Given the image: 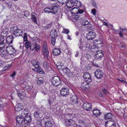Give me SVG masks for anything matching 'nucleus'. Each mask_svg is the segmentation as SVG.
Returning a JSON list of instances; mask_svg holds the SVG:
<instances>
[{"label": "nucleus", "mask_w": 127, "mask_h": 127, "mask_svg": "<svg viewBox=\"0 0 127 127\" xmlns=\"http://www.w3.org/2000/svg\"><path fill=\"white\" fill-rule=\"evenodd\" d=\"M51 43L53 45H54L55 44V43L56 42V37H51Z\"/></svg>", "instance_id": "obj_39"}, {"label": "nucleus", "mask_w": 127, "mask_h": 127, "mask_svg": "<svg viewBox=\"0 0 127 127\" xmlns=\"http://www.w3.org/2000/svg\"><path fill=\"white\" fill-rule=\"evenodd\" d=\"M16 89L17 92L18 96H19L20 97V98H22V97H21L22 96V95H23V94L24 93V90L22 89H19V90H17V89Z\"/></svg>", "instance_id": "obj_27"}, {"label": "nucleus", "mask_w": 127, "mask_h": 127, "mask_svg": "<svg viewBox=\"0 0 127 127\" xmlns=\"http://www.w3.org/2000/svg\"><path fill=\"white\" fill-rule=\"evenodd\" d=\"M69 3L68 4H69L70 6H69L68 5H67V6L68 8H72L74 6V3L73 2H71V1L70 2V3H69Z\"/></svg>", "instance_id": "obj_42"}, {"label": "nucleus", "mask_w": 127, "mask_h": 127, "mask_svg": "<svg viewBox=\"0 0 127 127\" xmlns=\"http://www.w3.org/2000/svg\"><path fill=\"white\" fill-rule=\"evenodd\" d=\"M24 14L23 15L26 17H28L30 15V13L29 12L27 11H24Z\"/></svg>", "instance_id": "obj_46"}, {"label": "nucleus", "mask_w": 127, "mask_h": 127, "mask_svg": "<svg viewBox=\"0 0 127 127\" xmlns=\"http://www.w3.org/2000/svg\"><path fill=\"white\" fill-rule=\"evenodd\" d=\"M31 44L29 41H27L25 43L24 46L26 49H28L30 46Z\"/></svg>", "instance_id": "obj_38"}, {"label": "nucleus", "mask_w": 127, "mask_h": 127, "mask_svg": "<svg viewBox=\"0 0 127 127\" xmlns=\"http://www.w3.org/2000/svg\"><path fill=\"white\" fill-rule=\"evenodd\" d=\"M69 30H68L67 29H64L63 32H62L68 34L69 33Z\"/></svg>", "instance_id": "obj_47"}, {"label": "nucleus", "mask_w": 127, "mask_h": 127, "mask_svg": "<svg viewBox=\"0 0 127 127\" xmlns=\"http://www.w3.org/2000/svg\"><path fill=\"white\" fill-rule=\"evenodd\" d=\"M44 119L45 120V121H46L47 120H50L49 117L48 116H46L44 118Z\"/></svg>", "instance_id": "obj_61"}, {"label": "nucleus", "mask_w": 127, "mask_h": 127, "mask_svg": "<svg viewBox=\"0 0 127 127\" xmlns=\"http://www.w3.org/2000/svg\"><path fill=\"white\" fill-rule=\"evenodd\" d=\"M10 32L16 36H22L23 32L22 31L18 29L16 26H13L11 28Z\"/></svg>", "instance_id": "obj_1"}, {"label": "nucleus", "mask_w": 127, "mask_h": 127, "mask_svg": "<svg viewBox=\"0 0 127 127\" xmlns=\"http://www.w3.org/2000/svg\"><path fill=\"white\" fill-rule=\"evenodd\" d=\"M62 70L63 71L64 73L65 74H69L70 72L71 73V72H70V70L67 67L63 68Z\"/></svg>", "instance_id": "obj_29"}, {"label": "nucleus", "mask_w": 127, "mask_h": 127, "mask_svg": "<svg viewBox=\"0 0 127 127\" xmlns=\"http://www.w3.org/2000/svg\"><path fill=\"white\" fill-rule=\"evenodd\" d=\"M44 82L42 79L41 78H38V80L37 81V84L39 85L42 84L44 83Z\"/></svg>", "instance_id": "obj_32"}, {"label": "nucleus", "mask_w": 127, "mask_h": 127, "mask_svg": "<svg viewBox=\"0 0 127 127\" xmlns=\"http://www.w3.org/2000/svg\"><path fill=\"white\" fill-rule=\"evenodd\" d=\"M120 81L123 83H125V84H127V82L125 80H124L123 78H121Z\"/></svg>", "instance_id": "obj_57"}, {"label": "nucleus", "mask_w": 127, "mask_h": 127, "mask_svg": "<svg viewBox=\"0 0 127 127\" xmlns=\"http://www.w3.org/2000/svg\"><path fill=\"white\" fill-rule=\"evenodd\" d=\"M84 11L83 10L78 9V11H75V12L74 11L72 12L71 14L73 15L72 18L73 19L76 21V20L80 19L81 18L80 17L79 14H82Z\"/></svg>", "instance_id": "obj_2"}, {"label": "nucleus", "mask_w": 127, "mask_h": 127, "mask_svg": "<svg viewBox=\"0 0 127 127\" xmlns=\"http://www.w3.org/2000/svg\"><path fill=\"white\" fill-rule=\"evenodd\" d=\"M48 7H45L44 8V10L45 11V12L46 13H50V11H51L49 10Z\"/></svg>", "instance_id": "obj_49"}, {"label": "nucleus", "mask_w": 127, "mask_h": 127, "mask_svg": "<svg viewBox=\"0 0 127 127\" xmlns=\"http://www.w3.org/2000/svg\"><path fill=\"white\" fill-rule=\"evenodd\" d=\"M61 52L60 50L57 48H54L52 51V53L54 56L58 55L60 54Z\"/></svg>", "instance_id": "obj_24"}, {"label": "nucleus", "mask_w": 127, "mask_h": 127, "mask_svg": "<svg viewBox=\"0 0 127 127\" xmlns=\"http://www.w3.org/2000/svg\"><path fill=\"white\" fill-rule=\"evenodd\" d=\"M86 82H83L81 84L82 87H89V83H87Z\"/></svg>", "instance_id": "obj_36"}, {"label": "nucleus", "mask_w": 127, "mask_h": 127, "mask_svg": "<svg viewBox=\"0 0 127 127\" xmlns=\"http://www.w3.org/2000/svg\"><path fill=\"white\" fill-rule=\"evenodd\" d=\"M92 12L93 15H95L96 14V10L95 9H94L92 10Z\"/></svg>", "instance_id": "obj_58"}, {"label": "nucleus", "mask_w": 127, "mask_h": 127, "mask_svg": "<svg viewBox=\"0 0 127 127\" xmlns=\"http://www.w3.org/2000/svg\"><path fill=\"white\" fill-rule=\"evenodd\" d=\"M96 33L92 31H89L86 35V38L88 40H92L95 37Z\"/></svg>", "instance_id": "obj_7"}, {"label": "nucleus", "mask_w": 127, "mask_h": 127, "mask_svg": "<svg viewBox=\"0 0 127 127\" xmlns=\"http://www.w3.org/2000/svg\"><path fill=\"white\" fill-rule=\"evenodd\" d=\"M31 63L32 65L34 66L35 68L38 67V65H39V63L36 60H32L31 61Z\"/></svg>", "instance_id": "obj_23"}, {"label": "nucleus", "mask_w": 127, "mask_h": 127, "mask_svg": "<svg viewBox=\"0 0 127 127\" xmlns=\"http://www.w3.org/2000/svg\"><path fill=\"white\" fill-rule=\"evenodd\" d=\"M109 123V126L114 125L116 126V122L113 120H111Z\"/></svg>", "instance_id": "obj_35"}, {"label": "nucleus", "mask_w": 127, "mask_h": 127, "mask_svg": "<svg viewBox=\"0 0 127 127\" xmlns=\"http://www.w3.org/2000/svg\"><path fill=\"white\" fill-rule=\"evenodd\" d=\"M93 43L95 44V45H94L93 46H96L98 47L102 46V44L103 43V41H101L100 39H98L94 40Z\"/></svg>", "instance_id": "obj_15"}, {"label": "nucleus", "mask_w": 127, "mask_h": 127, "mask_svg": "<svg viewBox=\"0 0 127 127\" xmlns=\"http://www.w3.org/2000/svg\"><path fill=\"white\" fill-rule=\"evenodd\" d=\"M52 23L46 25V26H44V28L46 29H50L52 27Z\"/></svg>", "instance_id": "obj_37"}, {"label": "nucleus", "mask_w": 127, "mask_h": 127, "mask_svg": "<svg viewBox=\"0 0 127 127\" xmlns=\"http://www.w3.org/2000/svg\"><path fill=\"white\" fill-rule=\"evenodd\" d=\"M65 117L66 118L65 120H73V116L71 114H68L65 115Z\"/></svg>", "instance_id": "obj_31"}, {"label": "nucleus", "mask_w": 127, "mask_h": 127, "mask_svg": "<svg viewBox=\"0 0 127 127\" xmlns=\"http://www.w3.org/2000/svg\"><path fill=\"white\" fill-rule=\"evenodd\" d=\"M94 56V58L96 60L101 58L104 56V54L102 50L96 51Z\"/></svg>", "instance_id": "obj_9"}, {"label": "nucleus", "mask_w": 127, "mask_h": 127, "mask_svg": "<svg viewBox=\"0 0 127 127\" xmlns=\"http://www.w3.org/2000/svg\"><path fill=\"white\" fill-rule=\"evenodd\" d=\"M24 111L22 113H21V114H23L24 115H28L29 113L28 110L27 109H24Z\"/></svg>", "instance_id": "obj_40"}, {"label": "nucleus", "mask_w": 127, "mask_h": 127, "mask_svg": "<svg viewBox=\"0 0 127 127\" xmlns=\"http://www.w3.org/2000/svg\"><path fill=\"white\" fill-rule=\"evenodd\" d=\"M37 124L38 126H41L42 125V121H39L38 122H37Z\"/></svg>", "instance_id": "obj_53"}, {"label": "nucleus", "mask_w": 127, "mask_h": 127, "mask_svg": "<svg viewBox=\"0 0 127 127\" xmlns=\"http://www.w3.org/2000/svg\"><path fill=\"white\" fill-rule=\"evenodd\" d=\"M52 83L53 85L57 86L60 84L61 83V80L58 76H55L52 78Z\"/></svg>", "instance_id": "obj_4"}, {"label": "nucleus", "mask_w": 127, "mask_h": 127, "mask_svg": "<svg viewBox=\"0 0 127 127\" xmlns=\"http://www.w3.org/2000/svg\"><path fill=\"white\" fill-rule=\"evenodd\" d=\"M5 31H3L1 33V34L2 33V34H3L4 33L5 34H6L8 32V30L7 29H5Z\"/></svg>", "instance_id": "obj_59"}, {"label": "nucleus", "mask_w": 127, "mask_h": 127, "mask_svg": "<svg viewBox=\"0 0 127 127\" xmlns=\"http://www.w3.org/2000/svg\"><path fill=\"white\" fill-rule=\"evenodd\" d=\"M94 74L95 77L98 79L102 78L103 77V72L99 69L96 70L94 72Z\"/></svg>", "instance_id": "obj_6"}, {"label": "nucleus", "mask_w": 127, "mask_h": 127, "mask_svg": "<svg viewBox=\"0 0 127 127\" xmlns=\"http://www.w3.org/2000/svg\"><path fill=\"white\" fill-rule=\"evenodd\" d=\"M45 68L47 69L48 71L51 70L52 69L48 65L47 66V67H45Z\"/></svg>", "instance_id": "obj_60"}, {"label": "nucleus", "mask_w": 127, "mask_h": 127, "mask_svg": "<svg viewBox=\"0 0 127 127\" xmlns=\"http://www.w3.org/2000/svg\"><path fill=\"white\" fill-rule=\"evenodd\" d=\"M48 9L51 11V13L54 14L56 13L59 9L57 4L55 3H53L51 6H48Z\"/></svg>", "instance_id": "obj_3"}, {"label": "nucleus", "mask_w": 127, "mask_h": 127, "mask_svg": "<svg viewBox=\"0 0 127 127\" xmlns=\"http://www.w3.org/2000/svg\"><path fill=\"white\" fill-rule=\"evenodd\" d=\"M6 48L8 54L13 55L16 53V50L12 46H7Z\"/></svg>", "instance_id": "obj_10"}, {"label": "nucleus", "mask_w": 127, "mask_h": 127, "mask_svg": "<svg viewBox=\"0 0 127 127\" xmlns=\"http://www.w3.org/2000/svg\"><path fill=\"white\" fill-rule=\"evenodd\" d=\"M23 108V106L21 104L19 103L16 105L15 108V111L17 112L20 111Z\"/></svg>", "instance_id": "obj_19"}, {"label": "nucleus", "mask_w": 127, "mask_h": 127, "mask_svg": "<svg viewBox=\"0 0 127 127\" xmlns=\"http://www.w3.org/2000/svg\"><path fill=\"white\" fill-rule=\"evenodd\" d=\"M91 64L94 66H95L96 67H97L98 66V64H95L94 62H92Z\"/></svg>", "instance_id": "obj_63"}, {"label": "nucleus", "mask_w": 127, "mask_h": 127, "mask_svg": "<svg viewBox=\"0 0 127 127\" xmlns=\"http://www.w3.org/2000/svg\"><path fill=\"white\" fill-rule=\"evenodd\" d=\"M16 72H14L13 73L11 74L10 75V77H12V78L16 75Z\"/></svg>", "instance_id": "obj_56"}, {"label": "nucleus", "mask_w": 127, "mask_h": 127, "mask_svg": "<svg viewBox=\"0 0 127 127\" xmlns=\"http://www.w3.org/2000/svg\"><path fill=\"white\" fill-rule=\"evenodd\" d=\"M24 115L22 114L17 116L16 119L19 124H21L23 121L24 122Z\"/></svg>", "instance_id": "obj_12"}, {"label": "nucleus", "mask_w": 127, "mask_h": 127, "mask_svg": "<svg viewBox=\"0 0 127 127\" xmlns=\"http://www.w3.org/2000/svg\"><path fill=\"white\" fill-rule=\"evenodd\" d=\"M45 127H52L53 124L51 121L47 120L46 121L44 124Z\"/></svg>", "instance_id": "obj_22"}, {"label": "nucleus", "mask_w": 127, "mask_h": 127, "mask_svg": "<svg viewBox=\"0 0 127 127\" xmlns=\"http://www.w3.org/2000/svg\"><path fill=\"white\" fill-rule=\"evenodd\" d=\"M48 49L47 44L45 42H44L42 45V50Z\"/></svg>", "instance_id": "obj_45"}, {"label": "nucleus", "mask_w": 127, "mask_h": 127, "mask_svg": "<svg viewBox=\"0 0 127 127\" xmlns=\"http://www.w3.org/2000/svg\"><path fill=\"white\" fill-rule=\"evenodd\" d=\"M34 116L35 117L38 118L39 117V111H36L34 112Z\"/></svg>", "instance_id": "obj_43"}, {"label": "nucleus", "mask_w": 127, "mask_h": 127, "mask_svg": "<svg viewBox=\"0 0 127 127\" xmlns=\"http://www.w3.org/2000/svg\"><path fill=\"white\" fill-rule=\"evenodd\" d=\"M30 47V50L31 51H32L35 48V46L34 45L33 46L31 45Z\"/></svg>", "instance_id": "obj_55"}, {"label": "nucleus", "mask_w": 127, "mask_h": 127, "mask_svg": "<svg viewBox=\"0 0 127 127\" xmlns=\"http://www.w3.org/2000/svg\"><path fill=\"white\" fill-rule=\"evenodd\" d=\"M49 104L50 105H51V104L52 103V101L51 98H50L48 100Z\"/></svg>", "instance_id": "obj_64"}, {"label": "nucleus", "mask_w": 127, "mask_h": 127, "mask_svg": "<svg viewBox=\"0 0 127 127\" xmlns=\"http://www.w3.org/2000/svg\"><path fill=\"white\" fill-rule=\"evenodd\" d=\"M91 3L93 6L96 8H97V6L96 5V3L94 0H91Z\"/></svg>", "instance_id": "obj_44"}, {"label": "nucleus", "mask_w": 127, "mask_h": 127, "mask_svg": "<svg viewBox=\"0 0 127 127\" xmlns=\"http://www.w3.org/2000/svg\"><path fill=\"white\" fill-rule=\"evenodd\" d=\"M60 94L61 95L64 96L69 93V89L68 88H63L60 91Z\"/></svg>", "instance_id": "obj_13"}, {"label": "nucleus", "mask_w": 127, "mask_h": 127, "mask_svg": "<svg viewBox=\"0 0 127 127\" xmlns=\"http://www.w3.org/2000/svg\"><path fill=\"white\" fill-rule=\"evenodd\" d=\"M75 122L73 120H65L64 122V124L66 126L69 125L70 126H73L75 124Z\"/></svg>", "instance_id": "obj_14"}, {"label": "nucleus", "mask_w": 127, "mask_h": 127, "mask_svg": "<svg viewBox=\"0 0 127 127\" xmlns=\"http://www.w3.org/2000/svg\"><path fill=\"white\" fill-rule=\"evenodd\" d=\"M119 34L120 36L121 37H123L124 36L122 32L121 31H120L119 32Z\"/></svg>", "instance_id": "obj_62"}, {"label": "nucleus", "mask_w": 127, "mask_h": 127, "mask_svg": "<svg viewBox=\"0 0 127 127\" xmlns=\"http://www.w3.org/2000/svg\"><path fill=\"white\" fill-rule=\"evenodd\" d=\"M0 50H2L5 49L4 41L5 39V37L4 36L2 35L0 32Z\"/></svg>", "instance_id": "obj_5"}, {"label": "nucleus", "mask_w": 127, "mask_h": 127, "mask_svg": "<svg viewBox=\"0 0 127 127\" xmlns=\"http://www.w3.org/2000/svg\"><path fill=\"white\" fill-rule=\"evenodd\" d=\"M83 77L86 81L87 83L91 82L92 80L91 76L90 74L88 72L84 73L83 75Z\"/></svg>", "instance_id": "obj_8"}, {"label": "nucleus", "mask_w": 127, "mask_h": 127, "mask_svg": "<svg viewBox=\"0 0 127 127\" xmlns=\"http://www.w3.org/2000/svg\"><path fill=\"white\" fill-rule=\"evenodd\" d=\"M42 50L43 54L45 55L47 58H48L49 56V52L48 49Z\"/></svg>", "instance_id": "obj_33"}, {"label": "nucleus", "mask_w": 127, "mask_h": 127, "mask_svg": "<svg viewBox=\"0 0 127 127\" xmlns=\"http://www.w3.org/2000/svg\"><path fill=\"white\" fill-rule=\"evenodd\" d=\"M92 105L91 103H89L87 101L84 102L83 104V108L87 111H89L91 109Z\"/></svg>", "instance_id": "obj_11"}, {"label": "nucleus", "mask_w": 127, "mask_h": 127, "mask_svg": "<svg viewBox=\"0 0 127 127\" xmlns=\"http://www.w3.org/2000/svg\"><path fill=\"white\" fill-rule=\"evenodd\" d=\"M58 35V32L56 30L53 29L51 30L50 35L51 37H57Z\"/></svg>", "instance_id": "obj_18"}, {"label": "nucleus", "mask_w": 127, "mask_h": 127, "mask_svg": "<svg viewBox=\"0 0 127 127\" xmlns=\"http://www.w3.org/2000/svg\"><path fill=\"white\" fill-rule=\"evenodd\" d=\"M78 8L77 7H74L72 8L71 9V10L70 11H71V13L72 12H73L74 11V12H75V11H78Z\"/></svg>", "instance_id": "obj_50"}, {"label": "nucleus", "mask_w": 127, "mask_h": 127, "mask_svg": "<svg viewBox=\"0 0 127 127\" xmlns=\"http://www.w3.org/2000/svg\"><path fill=\"white\" fill-rule=\"evenodd\" d=\"M112 116V115L111 113H108L104 115V118L105 120H107L111 118Z\"/></svg>", "instance_id": "obj_28"}, {"label": "nucleus", "mask_w": 127, "mask_h": 127, "mask_svg": "<svg viewBox=\"0 0 127 127\" xmlns=\"http://www.w3.org/2000/svg\"><path fill=\"white\" fill-rule=\"evenodd\" d=\"M27 33H25L24 36V41H27Z\"/></svg>", "instance_id": "obj_48"}, {"label": "nucleus", "mask_w": 127, "mask_h": 127, "mask_svg": "<svg viewBox=\"0 0 127 127\" xmlns=\"http://www.w3.org/2000/svg\"><path fill=\"white\" fill-rule=\"evenodd\" d=\"M13 36L12 35L7 36L6 38V43L8 44L12 43L13 42Z\"/></svg>", "instance_id": "obj_17"}, {"label": "nucleus", "mask_w": 127, "mask_h": 127, "mask_svg": "<svg viewBox=\"0 0 127 127\" xmlns=\"http://www.w3.org/2000/svg\"><path fill=\"white\" fill-rule=\"evenodd\" d=\"M5 49H4L2 50H0V51L1 52L0 53V56H1V57H4L6 55H7L8 53L7 50H5Z\"/></svg>", "instance_id": "obj_20"}, {"label": "nucleus", "mask_w": 127, "mask_h": 127, "mask_svg": "<svg viewBox=\"0 0 127 127\" xmlns=\"http://www.w3.org/2000/svg\"><path fill=\"white\" fill-rule=\"evenodd\" d=\"M82 26H86V25L89 24V22L86 19H84L82 20L81 21Z\"/></svg>", "instance_id": "obj_30"}, {"label": "nucleus", "mask_w": 127, "mask_h": 127, "mask_svg": "<svg viewBox=\"0 0 127 127\" xmlns=\"http://www.w3.org/2000/svg\"><path fill=\"white\" fill-rule=\"evenodd\" d=\"M70 99L72 102H73L74 104H77L78 102L77 97L75 95H73Z\"/></svg>", "instance_id": "obj_25"}, {"label": "nucleus", "mask_w": 127, "mask_h": 127, "mask_svg": "<svg viewBox=\"0 0 127 127\" xmlns=\"http://www.w3.org/2000/svg\"><path fill=\"white\" fill-rule=\"evenodd\" d=\"M103 93L105 94H106L108 93V91L105 89L102 90Z\"/></svg>", "instance_id": "obj_51"}, {"label": "nucleus", "mask_w": 127, "mask_h": 127, "mask_svg": "<svg viewBox=\"0 0 127 127\" xmlns=\"http://www.w3.org/2000/svg\"><path fill=\"white\" fill-rule=\"evenodd\" d=\"M24 123H30L31 120L32 118L30 115H24Z\"/></svg>", "instance_id": "obj_16"}, {"label": "nucleus", "mask_w": 127, "mask_h": 127, "mask_svg": "<svg viewBox=\"0 0 127 127\" xmlns=\"http://www.w3.org/2000/svg\"><path fill=\"white\" fill-rule=\"evenodd\" d=\"M86 57L87 59H88L91 58V56L90 55L87 53L86 55Z\"/></svg>", "instance_id": "obj_54"}, {"label": "nucleus", "mask_w": 127, "mask_h": 127, "mask_svg": "<svg viewBox=\"0 0 127 127\" xmlns=\"http://www.w3.org/2000/svg\"><path fill=\"white\" fill-rule=\"evenodd\" d=\"M93 113L94 116L97 117L100 115L101 112L99 110L96 108L94 109L93 110Z\"/></svg>", "instance_id": "obj_26"}, {"label": "nucleus", "mask_w": 127, "mask_h": 127, "mask_svg": "<svg viewBox=\"0 0 127 127\" xmlns=\"http://www.w3.org/2000/svg\"><path fill=\"white\" fill-rule=\"evenodd\" d=\"M48 64H47V62L46 61L44 62L43 64V66L44 68H45V67H47V66H48Z\"/></svg>", "instance_id": "obj_52"}, {"label": "nucleus", "mask_w": 127, "mask_h": 127, "mask_svg": "<svg viewBox=\"0 0 127 127\" xmlns=\"http://www.w3.org/2000/svg\"><path fill=\"white\" fill-rule=\"evenodd\" d=\"M31 19L32 21L34 23L37 24L36 18L35 16L34 15L31 14Z\"/></svg>", "instance_id": "obj_34"}, {"label": "nucleus", "mask_w": 127, "mask_h": 127, "mask_svg": "<svg viewBox=\"0 0 127 127\" xmlns=\"http://www.w3.org/2000/svg\"><path fill=\"white\" fill-rule=\"evenodd\" d=\"M34 71H37L40 74H44L45 72L41 68L39 65H38V67H36L35 69H32Z\"/></svg>", "instance_id": "obj_21"}, {"label": "nucleus", "mask_w": 127, "mask_h": 127, "mask_svg": "<svg viewBox=\"0 0 127 127\" xmlns=\"http://www.w3.org/2000/svg\"><path fill=\"white\" fill-rule=\"evenodd\" d=\"M34 45L35 50L37 51H38L40 48V46L39 45L37 44V43H35Z\"/></svg>", "instance_id": "obj_41"}]
</instances>
